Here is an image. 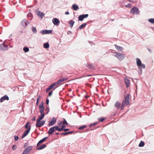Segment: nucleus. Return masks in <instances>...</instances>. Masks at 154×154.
Listing matches in <instances>:
<instances>
[{"label": "nucleus", "instance_id": "obj_12", "mask_svg": "<svg viewBox=\"0 0 154 154\" xmlns=\"http://www.w3.org/2000/svg\"><path fill=\"white\" fill-rule=\"evenodd\" d=\"M9 100V98L8 96L7 95H5L1 98L0 99V102L1 103H2L5 100Z\"/></svg>", "mask_w": 154, "mask_h": 154}, {"label": "nucleus", "instance_id": "obj_1", "mask_svg": "<svg viewBox=\"0 0 154 154\" xmlns=\"http://www.w3.org/2000/svg\"><path fill=\"white\" fill-rule=\"evenodd\" d=\"M113 56L116 57L120 61L123 60L125 57V54L117 52H114Z\"/></svg>", "mask_w": 154, "mask_h": 154}, {"label": "nucleus", "instance_id": "obj_4", "mask_svg": "<svg viewBox=\"0 0 154 154\" xmlns=\"http://www.w3.org/2000/svg\"><path fill=\"white\" fill-rule=\"evenodd\" d=\"M30 23L26 19H23L21 22L22 26L24 28L26 27Z\"/></svg>", "mask_w": 154, "mask_h": 154}, {"label": "nucleus", "instance_id": "obj_56", "mask_svg": "<svg viewBox=\"0 0 154 154\" xmlns=\"http://www.w3.org/2000/svg\"><path fill=\"white\" fill-rule=\"evenodd\" d=\"M52 93H53V92L52 91H50L49 93V94H48V96H49V97H50L52 94Z\"/></svg>", "mask_w": 154, "mask_h": 154}, {"label": "nucleus", "instance_id": "obj_53", "mask_svg": "<svg viewBox=\"0 0 154 154\" xmlns=\"http://www.w3.org/2000/svg\"><path fill=\"white\" fill-rule=\"evenodd\" d=\"M29 153H28L25 150H24L23 152L22 153V154H29Z\"/></svg>", "mask_w": 154, "mask_h": 154}, {"label": "nucleus", "instance_id": "obj_26", "mask_svg": "<svg viewBox=\"0 0 154 154\" xmlns=\"http://www.w3.org/2000/svg\"><path fill=\"white\" fill-rule=\"evenodd\" d=\"M106 118H103V117H100L98 119V120H99V122H103L106 119Z\"/></svg>", "mask_w": 154, "mask_h": 154}, {"label": "nucleus", "instance_id": "obj_27", "mask_svg": "<svg viewBox=\"0 0 154 154\" xmlns=\"http://www.w3.org/2000/svg\"><path fill=\"white\" fill-rule=\"evenodd\" d=\"M87 24L86 23H85L81 25L79 27V29H81L84 27H85L86 25Z\"/></svg>", "mask_w": 154, "mask_h": 154}, {"label": "nucleus", "instance_id": "obj_24", "mask_svg": "<svg viewBox=\"0 0 154 154\" xmlns=\"http://www.w3.org/2000/svg\"><path fill=\"white\" fill-rule=\"evenodd\" d=\"M72 7L73 9L75 11H76L79 9V7L78 5L74 4L72 5Z\"/></svg>", "mask_w": 154, "mask_h": 154}, {"label": "nucleus", "instance_id": "obj_14", "mask_svg": "<svg viewBox=\"0 0 154 154\" xmlns=\"http://www.w3.org/2000/svg\"><path fill=\"white\" fill-rule=\"evenodd\" d=\"M124 81L127 88H128L130 85V81L127 78H125L124 79Z\"/></svg>", "mask_w": 154, "mask_h": 154}, {"label": "nucleus", "instance_id": "obj_23", "mask_svg": "<svg viewBox=\"0 0 154 154\" xmlns=\"http://www.w3.org/2000/svg\"><path fill=\"white\" fill-rule=\"evenodd\" d=\"M114 45L116 49L117 50L119 51H122L123 48L122 47L118 46L116 45Z\"/></svg>", "mask_w": 154, "mask_h": 154}, {"label": "nucleus", "instance_id": "obj_51", "mask_svg": "<svg viewBox=\"0 0 154 154\" xmlns=\"http://www.w3.org/2000/svg\"><path fill=\"white\" fill-rule=\"evenodd\" d=\"M29 153H28L25 150H24L23 152L22 153V154H29Z\"/></svg>", "mask_w": 154, "mask_h": 154}, {"label": "nucleus", "instance_id": "obj_25", "mask_svg": "<svg viewBox=\"0 0 154 154\" xmlns=\"http://www.w3.org/2000/svg\"><path fill=\"white\" fill-rule=\"evenodd\" d=\"M37 15L38 16L42 18L45 15V14L44 13L40 11L38 12V13L37 14Z\"/></svg>", "mask_w": 154, "mask_h": 154}, {"label": "nucleus", "instance_id": "obj_7", "mask_svg": "<svg viewBox=\"0 0 154 154\" xmlns=\"http://www.w3.org/2000/svg\"><path fill=\"white\" fill-rule=\"evenodd\" d=\"M8 46L5 45V43L0 44V50L5 51L7 50Z\"/></svg>", "mask_w": 154, "mask_h": 154}, {"label": "nucleus", "instance_id": "obj_31", "mask_svg": "<svg viewBox=\"0 0 154 154\" xmlns=\"http://www.w3.org/2000/svg\"><path fill=\"white\" fill-rule=\"evenodd\" d=\"M32 30L34 34L36 33L37 32V29L36 28L34 27H32Z\"/></svg>", "mask_w": 154, "mask_h": 154}, {"label": "nucleus", "instance_id": "obj_6", "mask_svg": "<svg viewBox=\"0 0 154 154\" xmlns=\"http://www.w3.org/2000/svg\"><path fill=\"white\" fill-rule=\"evenodd\" d=\"M130 12L133 14H138L139 12L138 9L136 7H134L132 8Z\"/></svg>", "mask_w": 154, "mask_h": 154}, {"label": "nucleus", "instance_id": "obj_58", "mask_svg": "<svg viewBox=\"0 0 154 154\" xmlns=\"http://www.w3.org/2000/svg\"><path fill=\"white\" fill-rule=\"evenodd\" d=\"M49 103V99H48V98H47L46 100V104H47V105Z\"/></svg>", "mask_w": 154, "mask_h": 154}, {"label": "nucleus", "instance_id": "obj_10", "mask_svg": "<svg viewBox=\"0 0 154 154\" xmlns=\"http://www.w3.org/2000/svg\"><path fill=\"white\" fill-rule=\"evenodd\" d=\"M57 119L55 117H53L52 119L49 121L48 125H54L56 122Z\"/></svg>", "mask_w": 154, "mask_h": 154}, {"label": "nucleus", "instance_id": "obj_60", "mask_svg": "<svg viewBox=\"0 0 154 154\" xmlns=\"http://www.w3.org/2000/svg\"><path fill=\"white\" fill-rule=\"evenodd\" d=\"M35 116L33 117L32 118L31 120L33 121H34L35 120Z\"/></svg>", "mask_w": 154, "mask_h": 154}, {"label": "nucleus", "instance_id": "obj_54", "mask_svg": "<svg viewBox=\"0 0 154 154\" xmlns=\"http://www.w3.org/2000/svg\"><path fill=\"white\" fill-rule=\"evenodd\" d=\"M27 17H31L32 16V14L31 13H29L27 15Z\"/></svg>", "mask_w": 154, "mask_h": 154}, {"label": "nucleus", "instance_id": "obj_42", "mask_svg": "<svg viewBox=\"0 0 154 154\" xmlns=\"http://www.w3.org/2000/svg\"><path fill=\"white\" fill-rule=\"evenodd\" d=\"M82 15L83 19L87 17L88 16V15L87 14H82Z\"/></svg>", "mask_w": 154, "mask_h": 154}, {"label": "nucleus", "instance_id": "obj_18", "mask_svg": "<svg viewBox=\"0 0 154 154\" xmlns=\"http://www.w3.org/2000/svg\"><path fill=\"white\" fill-rule=\"evenodd\" d=\"M46 146L45 144H44L40 146L37 147L36 149L38 150H41L43 149Z\"/></svg>", "mask_w": 154, "mask_h": 154}, {"label": "nucleus", "instance_id": "obj_36", "mask_svg": "<svg viewBox=\"0 0 154 154\" xmlns=\"http://www.w3.org/2000/svg\"><path fill=\"white\" fill-rule=\"evenodd\" d=\"M23 50L25 52H27L29 51V48L27 47H24L23 48Z\"/></svg>", "mask_w": 154, "mask_h": 154}, {"label": "nucleus", "instance_id": "obj_34", "mask_svg": "<svg viewBox=\"0 0 154 154\" xmlns=\"http://www.w3.org/2000/svg\"><path fill=\"white\" fill-rule=\"evenodd\" d=\"M144 143L142 141H140V143L139 144V147H143L144 146Z\"/></svg>", "mask_w": 154, "mask_h": 154}, {"label": "nucleus", "instance_id": "obj_61", "mask_svg": "<svg viewBox=\"0 0 154 154\" xmlns=\"http://www.w3.org/2000/svg\"><path fill=\"white\" fill-rule=\"evenodd\" d=\"M41 98V96L40 95H39L38 96V98H37V100H39V99Z\"/></svg>", "mask_w": 154, "mask_h": 154}, {"label": "nucleus", "instance_id": "obj_33", "mask_svg": "<svg viewBox=\"0 0 154 154\" xmlns=\"http://www.w3.org/2000/svg\"><path fill=\"white\" fill-rule=\"evenodd\" d=\"M45 108V107H44V102H42L39 106V108Z\"/></svg>", "mask_w": 154, "mask_h": 154}, {"label": "nucleus", "instance_id": "obj_21", "mask_svg": "<svg viewBox=\"0 0 154 154\" xmlns=\"http://www.w3.org/2000/svg\"><path fill=\"white\" fill-rule=\"evenodd\" d=\"M44 115H45V114H43L42 115H41L39 116V117H38V119H37V120H36L37 122H39L42 119H43V118H44Z\"/></svg>", "mask_w": 154, "mask_h": 154}, {"label": "nucleus", "instance_id": "obj_30", "mask_svg": "<svg viewBox=\"0 0 154 154\" xmlns=\"http://www.w3.org/2000/svg\"><path fill=\"white\" fill-rule=\"evenodd\" d=\"M44 47L45 48H48L49 47V45L48 43H46L44 44Z\"/></svg>", "mask_w": 154, "mask_h": 154}, {"label": "nucleus", "instance_id": "obj_44", "mask_svg": "<svg viewBox=\"0 0 154 154\" xmlns=\"http://www.w3.org/2000/svg\"><path fill=\"white\" fill-rule=\"evenodd\" d=\"M88 66L90 69H93L94 68V66L92 64H90V65H88Z\"/></svg>", "mask_w": 154, "mask_h": 154}, {"label": "nucleus", "instance_id": "obj_15", "mask_svg": "<svg viewBox=\"0 0 154 154\" xmlns=\"http://www.w3.org/2000/svg\"><path fill=\"white\" fill-rule=\"evenodd\" d=\"M121 105V103L117 101L114 105V106L117 109H118L120 108Z\"/></svg>", "mask_w": 154, "mask_h": 154}, {"label": "nucleus", "instance_id": "obj_40", "mask_svg": "<svg viewBox=\"0 0 154 154\" xmlns=\"http://www.w3.org/2000/svg\"><path fill=\"white\" fill-rule=\"evenodd\" d=\"M87 127V126H82L79 128V130H81L86 128Z\"/></svg>", "mask_w": 154, "mask_h": 154}, {"label": "nucleus", "instance_id": "obj_19", "mask_svg": "<svg viewBox=\"0 0 154 154\" xmlns=\"http://www.w3.org/2000/svg\"><path fill=\"white\" fill-rule=\"evenodd\" d=\"M60 83V82L59 81V80L57 81L56 82H54L52 84L53 85V86L54 87L55 86V88L53 89V91L57 87H58V85Z\"/></svg>", "mask_w": 154, "mask_h": 154}, {"label": "nucleus", "instance_id": "obj_49", "mask_svg": "<svg viewBox=\"0 0 154 154\" xmlns=\"http://www.w3.org/2000/svg\"><path fill=\"white\" fill-rule=\"evenodd\" d=\"M126 7L131 8V4L130 3H128L127 5H126Z\"/></svg>", "mask_w": 154, "mask_h": 154}, {"label": "nucleus", "instance_id": "obj_32", "mask_svg": "<svg viewBox=\"0 0 154 154\" xmlns=\"http://www.w3.org/2000/svg\"><path fill=\"white\" fill-rule=\"evenodd\" d=\"M125 105V103L122 102V104H121L120 108L121 110H123L124 109Z\"/></svg>", "mask_w": 154, "mask_h": 154}, {"label": "nucleus", "instance_id": "obj_5", "mask_svg": "<svg viewBox=\"0 0 154 154\" xmlns=\"http://www.w3.org/2000/svg\"><path fill=\"white\" fill-rule=\"evenodd\" d=\"M61 121H58L57 123L58 125H68V123L64 118H62Z\"/></svg>", "mask_w": 154, "mask_h": 154}, {"label": "nucleus", "instance_id": "obj_17", "mask_svg": "<svg viewBox=\"0 0 154 154\" xmlns=\"http://www.w3.org/2000/svg\"><path fill=\"white\" fill-rule=\"evenodd\" d=\"M48 138V137H45L43 138V139H42L40 140L37 143V146H38L41 143H43Z\"/></svg>", "mask_w": 154, "mask_h": 154}, {"label": "nucleus", "instance_id": "obj_64", "mask_svg": "<svg viewBox=\"0 0 154 154\" xmlns=\"http://www.w3.org/2000/svg\"><path fill=\"white\" fill-rule=\"evenodd\" d=\"M29 122H27L26 123V124L25 125H29Z\"/></svg>", "mask_w": 154, "mask_h": 154}, {"label": "nucleus", "instance_id": "obj_46", "mask_svg": "<svg viewBox=\"0 0 154 154\" xmlns=\"http://www.w3.org/2000/svg\"><path fill=\"white\" fill-rule=\"evenodd\" d=\"M142 67L144 69L145 68V66L144 64H142L139 67Z\"/></svg>", "mask_w": 154, "mask_h": 154}, {"label": "nucleus", "instance_id": "obj_62", "mask_svg": "<svg viewBox=\"0 0 154 154\" xmlns=\"http://www.w3.org/2000/svg\"><path fill=\"white\" fill-rule=\"evenodd\" d=\"M38 101H39V100H37L36 103V105L37 106L38 105Z\"/></svg>", "mask_w": 154, "mask_h": 154}, {"label": "nucleus", "instance_id": "obj_20", "mask_svg": "<svg viewBox=\"0 0 154 154\" xmlns=\"http://www.w3.org/2000/svg\"><path fill=\"white\" fill-rule=\"evenodd\" d=\"M45 121L44 120L37 122L35 125H44L45 124Z\"/></svg>", "mask_w": 154, "mask_h": 154}, {"label": "nucleus", "instance_id": "obj_41", "mask_svg": "<svg viewBox=\"0 0 154 154\" xmlns=\"http://www.w3.org/2000/svg\"><path fill=\"white\" fill-rule=\"evenodd\" d=\"M82 15L83 19L87 17L88 16V15L87 14H82Z\"/></svg>", "mask_w": 154, "mask_h": 154}, {"label": "nucleus", "instance_id": "obj_16", "mask_svg": "<svg viewBox=\"0 0 154 154\" xmlns=\"http://www.w3.org/2000/svg\"><path fill=\"white\" fill-rule=\"evenodd\" d=\"M33 147L32 146H29L26 147L25 149L26 151L28 153H29L32 150Z\"/></svg>", "mask_w": 154, "mask_h": 154}, {"label": "nucleus", "instance_id": "obj_47", "mask_svg": "<svg viewBox=\"0 0 154 154\" xmlns=\"http://www.w3.org/2000/svg\"><path fill=\"white\" fill-rule=\"evenodd\" d=\"M14 140L15 141H17L18 140L19 137L17 136H14Z\"/></svg>", "mask_w": 154, "mask_h": 154}, {"label": "nucleus", "instance_id": "obj_63", "mask_svg": "<svg viewBox=\"0 0 154 154\" xmlns=\"http://www.w3.org/2000/svg\"><path fill=\"white\" fill-rule=\"evenodd\" d=\"M69 14V12L68 11H66V12L65 13V14L66 15H68Z\"/></svg>", "mask_w": 154, "mask_h": 154}, {"label": "nucleus", "instance_id": "obj_28", "mask_svg": "<svg viewBox=\"0 0 154 154\" xmlns=\"http://www.w3.org/2000/svg\"><path fill=\"white\" fill-rule=\"evenodd\" d=\"M54 87L53 86V85L52 84L48 88L46 89V92H48L51 89Z\"/></svg>", "mask_w": 154, "mask_h": 154}, {"label": "nucleus", "instance_id": "obj_37", "mask_svg": "<svg viewBox=\"0 0 154 154\" xmlns=\"http://www.w3.org/2000/svg\"><path fill=\"white\" fill-rule=\"evenodd\" d=\"M84 19L82 15H81L79 16L78 17V20L79 21H82Z\"/></svg>", "mask_w": 154, "mask_h": 154}, {"label": "nucleus", "instance_id": "obj_57", "mask_svg": "<svg viewBox=\"0 0 154 154\" xmlns=\"http://www.w3.org/2000/svg\"><path fill=\"white\" fill-rule=\"evenodd\" d=\"M61 135H68V132H65V133H61Z\"/></svg>", "mask_w": 154, "mask_h": 154}, {"label": "nucleus", "instance_id": "obj_29", "mask_svg": "<svg viewBox=\"0 0 154 154\" xmlns=\"http://www.w3.org/2000/svg\"><path fill=\"white\" fill-rule=\"evenodd\" d=\"M75 23V21L73 20H71L69 22V24L71 27L72 28Z\"/></svg>", "mask_w": 154, "mask_h": 154}, {"label": "nucleus", "instance_id": "obj_13", "mask_svg": "<svg viewBox=\"0 0 154 154\" xmlns=\"http://www.w3.org/2000/svg\"><path fill=\"white\" fill-rule=\"evenodd\" d=\"M56 131V128L55 126L51 128H50L48 132V134H52L54 132Z\"/></svg>", "mask_w": 154, "mask_h": 154}, {"label": "nucleus", "instance_id": "obj_3", "mask_svg": "<svg viewBox=\"0 0 154 154\" xmlns=\"http://www.w3.org/2000/svg\"><path fill=\"white\" fill-rule=\"evenodd\" d=\"M25 127L27 129L25 131L24 133L22 135L21 137L22 138H24L28 134L31 128L30 126H25Z\"/></svg>", "mask_w": 154, "mask_h": 154}, {"label": "nucleus", "instance_id": "obj_22", "mask_svg": "<svg viewBox=\"0 0 154 154\" xmlns=\"http://www.w3.org/2000/svg\"><path fill=\"white\" fill-rule=\"evenodd\" d=\"M136 60L137 66H138L140 67V65L142 64L140 60L138 58H137Z\"/></svg>", "mask_w": 154, "mask_h": 154}, {"label": "nucleus", "instance_id": "obj_43", "mask_svg": "<svg viewBox=\"0 0 154 154\" xmlns=\"http://www.w3.org/2000/svg\"><path fill=\"white\" fill-rule=\"evenodd\" d=\"M99 122L98 121L97 122H95L91 124L90 125H96L97 124H99Z\"/></svg>", "mask_w": 154, "mask_h": 154}, {"label": "nucleus", "instance_id": "obj_45", "mask_svg": "<svg viewBox=\"0 0 154 154\" xmlns=\"http://www.w3.org/2000/svg\"><path fill=\"white\" fill-rule=\"evenodd\" d=\"M17 148V146L16 145H13L12 147V149L13 150H15V149H16Z\"/></svg>", "mask_w": 154, "mask_h": 154}, {"label": "nucleus", "instance_id": "obj_52", "mask_svg": "<svg viewBox=\"0 0 154 154\" xmlns=\"http://www.w3.org/2000/svg\"><path fill=\"white\" fill-rule=\"evenodd\" d=\"M29 153H28L25 150H24L23 152L22 153V154H29Z\"/></svg>", "mask_w": 154, "mask_h": 154}, {"label": "nucleus", "instance_id": "obj_59", "mask_svg": "<svg viewBox=\"0 0 154 154\" xmlns=\"http://www.w3.org/2000/svg\"><path fill=\"white\" fill-rule=\"evenodd\" d=\"M69 129H63V130L64 131H68V130H69Z\"/></svg>", "mask_w": 154, "mask_h": 154}, {"label": "nucleus", "instance_id": "obj_50", "mask_svg": "<svg viewBox=\"0 0 154 154\" xmlns=\"http://www.w3.org/2000/svg\"><path fill=\"white\" fill-rule=\"evenodd\" d=\"M29 153H28L25 150H24L23 152L22 153V154H29Z\"/></svg>", "mask_w": 154, "mask_h": 154}, {"label": "nucleus", "instance_id": "obj_2", "mask_svg": "<svg viewBox=\"0 0 154 154\" xmlns=\"http://www.w3.org/2000/svg\"><path fill=\"white\" fill-rule=\"evenodd\" d=\"M129 100L130 98L129 97V94H127L124 97V99L122 102L125 103V104L126 106H128L130 103Z\"/></svg>", "mask_w": 154, "mask_h": 154}, {"label": "nucleus", "instance_id": "obj_8", "mask_svg": "<svg viewBox=\"0 0 154 154\" xmlns=\"http://www.w3.org/2000/svg\"><path fill=\"white\" fill-rule=\"evenodd\" d=\"M56 128V130L58 131H61L63 130V129L66 127V126H55Z\"/></svg>", "mask_w": 154, "mask_h": 154}, {"label": "nucleus", "instance_id": "obj_11", "mask_svg": "<svg viewBox=\"0 0 154 154\" xmlns=\"http://www.w3.org/2000/svg\"><path fill=\"white\" fill-rule=\"evenodd\" d=\"M52 22L53 23L56 25L58 26L59 24V20L57 18H54L52 20Z\"/></svg>", "mask_w": 154, "mask_h": 154}, {"label": "nucleus", "instance_id": "obj_48", "mask_svg": "<svg viewBox=\"0 0 154 154\" xmlns=\"http://www.w3.org/2000/svg\"><path fill=\"white\" fill-rule=\"evenodd\" d=\"M45 111L47 112L46 113L48 114L49 111V108L48 107H47L45 109Z\"/></svg>", "mask_w": 154, "mask_h": 154}, {"label": "nucleus", "instance_id": "obj_9", "mask_svg": "<svg viewBox=\"0 0 154 154\" xmlns=\"http://www.w3.org/2000/svg\"><path fill=\"white\" fill-rule=\"evenodd\" d=\"M52 30H43L40 31V33L42 34H46L51 33H52Z\"/></svg>", "mask_w": 154, "mask_h": 154}, {"label": "nucleus", "instance_id": "obj_39", "mask_svg": "<svg viewBox=\"0 0 154 154\" xmlns=\"http://www.w3.org/2000/svg\"><path fill=\"white\" fill-rule=\"evenodd\" d=\"M40 110H39V112L41 114V115H42L44 113V110L45 109V108H40Z\"/></svg>", "mask_w": 154, "mask_h": 154}, {"label": "nucleus", "instance_id": "obj_35", "mask_svg": "<svg viewBox=\"0 0 154 154\" xmlns=\"http://www.w3.org/2000/svg\"><path fill=\"white\" fill-rule=\"evenodd\" d=\"M67 79H68V78H63L61 79H59V80L60 83L62 82H63L64 81H66Z\"/></svg>", "mask_w": 154, "mask_h": 154}, {"label": "nucleus", "instance_id": "obj_55", "mask_svg": "<svg viewBox=\"0 0 154 154\" xmlns=\"http://www.w3.org/2000/svg\"><path fill=\"white\" fill-rule=\"evenodd\" d=\"M68 132V135L69 134H72L75 133V132L74 131H69V132Z\"/></svg>", "mask_w": 154, "mask_h": 154}, {"label": "nucleus", "instance_id": "obj_38", "mask_svg": "<svg viewBox=\"0 0 154 154\" xmlns=\"http://www.w3.org/2000/svg\"><path fill=\"white\" fill-rule=\"evenodd\" d=\"M148 21L150 23H154V19L150 18L148 20Z\"/></svg>", "mask_w": 154, "mask_h": 154}]
</instances>
